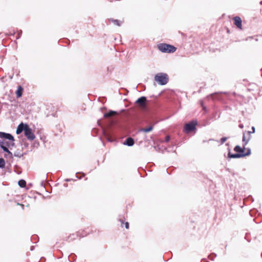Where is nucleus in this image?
<instances>
[{"label":"nucleus","instance_id":"nucleus-1","mask_svg":"<svg viewBox=\"0 0 262 262\" xmlns=\"http://www.w3.org/2000/svg\"><path fill=\"white\" fill-rule=\"evenodd\" d=\"M158 48L163 53H173L176 50V48L174 46L166 43L159 44Z\"/></svg>","mask_w":262,"mask_h":262},{"label":"nucleus","instance_id":"nucleus-2","mask_svg":"<svg viewBox=\"0 0 262 262\" xmlns=\"http://www.w3.org/2000/svg\"><path fill=\"white\" fill-rule=\"evenodd\" d=\"M0 138H3L5 140H8V141L6 143L9 148L11 149V147H13L14 145V139L11 135L3 132H0Z\"/></svg>","mask_w":262,"mask_h":262},{"label":"nucleus","instance_id":"nucleus-3","mask_svg":"<svg viewBox=\"0 0 262 262\" xmlns=\"http://www.w3.org/2000/svg\"><path fill=\"white\" fill-rule=\"evenodd\" d=\"M155 80L161 85L166 84L168 81V75L165 73H158L156 75Z\"/></svg>","mask_w":262,"mask_h":262},{"label":"nucleus","instance_id":"nucleus-4","mask_svg":"<svg viewBox=\"0 0 262 262\" xmlns=\"http://www.w3.org/2000/svg\"><path fill=\"white\" fill-rule=\"evenodd\" d=\"M24 133L25 136L28 139L33 140L35 139V136L32 131V129L30 128L27 124H26V128Z\"/></svg>","mask_w":262,"mask_h":262},{"label":"nucleus","instance_id":"nucleus-5","mask_svg":"<svg viewBox=\"0 0 262 262\" xmlns=\"http://www.w3.org/2000/svg\"><path fill=\"white\" fill-rule=\"evenodd\" d=\"M196 122L194 121L185 124L184 131L186 133H190L195 129Z\"/></svg>","mask_w":262,"mask_h":262},{"label":"nucleus","instance_id":"nucleus-6","mask_svg":"<svg viewBox=\"0 0 262 262\" xmlns=\"http://www.w3.org/2000/svg\"><path fill=\"white\" fill-rule=\"evenodd\" d=\"M233 20L234 21V25L236 26L238 29L242 30V20L241 18L239 16H235L233 18Z\"/></svg>","mask_w":262,"mask_h":262},{"label":"nucleus","instance_id":"nucleus-7","mask_svg":"<svg viewBox=\"0 0 262 262\" xmlns=\"http://www.w3.org/2000/svg\"><path fill=\"white\" fill-rule=\"evenodd\" d=\"M251 154V150L250 148L247 149L246 152H244V154H230V158H240L244 157L245 156H249Z\"/></svg>","mask_w":262,"mask_h":262},{"label":"nucleus","instance_id":"nucleus-8","mask_svg":"<svg viewBox=\"0 0 262 262\" xmlns=\"http://www.w3.org/2000/svg\"><path fill=\"white\" fill-rule=\"evenodd\" d=\"M146 100V98L145 97H141L136 101V103H138L141 107H144L145 106Z\"/></svg>","mask_w":262,"mask_h":262},{"label":"nucleus","instance_id":"nucleus-9","mask_svg":"<svg viewBox=\"0 0 262 262\" xmlns=\"http://www.w3.org/2000/svg\"><path fill=\"white\" fill-rule=\"evenodd\" d=\"M26 124H23V123H20L17 127V130H16V134H20L23 131H25L26 128Z\"/></svg>","mask_w":262,"mask_h":262},{"label":"nucleus","instance_id":"nucleus-10","mask_svg":"<svg viewBox=\"0 0 262 262\" xmlns=\"http://www.w3.org/2000/svg\"><path fill=\"white\" fill-rule=\"evenodd\" d=\"M207 99H212L213 100L217 99L220 100L221 99V94L219 93H215L211 94L207 97Z\"/></svg>","mask_w":262,"mask_h":262},{"label":"nucleus","instance_id":"nucleus-11","mask_svg":"<svg viewBox=\"0 0 262 262\" xmlns=\"http://www.w3.org/2000/svg\"><path fill=\"white\" fill-rule=\"evenodd\" d=\"M134 144V140L133 138L129 137L127 138L124 143V144L128 145L129 146H133Z\"/></svg>","mask_w":262,"mask_h":262},{"label":"nucleus","instance_id":"nucleus-12","mask_svg":"<svg viewBox=\"0 0 262 262\" xmlns=\"http://www.w3.org/2000/svg\"><path fill=\"white\" fill-rule=\"evenodd\" d=\"M234 150L236 153L235 154H244V149L238 145L236 146Z\"/></svg>","mask_w":262,"mask_h":262},{"label":"nucleus","instance_id":"nucleus-13","mask_svg":"<svg viewBox=\"0 0 262 262\" xmlns=\"http://www.w3.org/2000/svg\"><path fill=\"white\" fill-rule=\"evenodd\" d=\"M23 88L21 86H19L16 92V95L17 98H19L22 96Z\"/></svg>","mask_w":262,"mask_h":262},{"label":"nucleus","instance_id":"nucleus-14","mask_svg":"<svg viewBox=\"0 0 262 262\" xmlns=\"http://www.w3.org/2000/svg\"><path fill=\"white\" fill-rule=\"evenodd\" d=\"M117 114V113L114 111H110L108 113L104 114V118L111 117Z\"/></svg>","mask_w":262,"mask_h":262},{"label":"nucleus","instance_id":"nucleus-15","mask_svg":"<svg viewBox=\"0 0 262 262\" xmlns=\"http://www.w3.org/2000/svg\"><path fill=\"white\" fill-rule=\"evenodd\" d=\"M251 132H248V138H247L245 135L244 134L243 135V141L244 142H245L244 144V147L245 146V145L248 143V142H249V139H250V137H249V135L251 133Z\"/></svg>","mask_w":262,"mask_h":262},{"label":"nucleus","instance_id":"nucleus-16","mask_svg":"<svg viewBox=\"0 0 262 262\" xmlns=\"http://www.w3.org/2000/svg\"><path fill=\"white\" fill-rule=\"evenodd\" d=\"M110 21H111L115 25H117L118 26H120L121 25V24H122V21H120V20H118V19H110Z\"/></svg>","mask_w":262,"mask_h":262},{"label":"nucleus","instance_id":"nucleus-17","mask_svg":"<svg viewBox=\"0 0 262 262\" xmlns=\"http://www.w3.org/2000/svg\"><path fill=\"white\" fill-rule=\"evenodd\" d=\"M152 126H150L147 128H141L139 131L140 132H145V133H147V132H149L150 131H151L152 130Z\"/></svg>","mask_w":262,"mask_h":262},{"label":"nucleus","instance_id":"nucleus-18","mask_svg":"<svg viewBox=\"0 0 262 262\" xmlns=\"http://www.w3.org/2000/svg\"><path fill=\"white\" fill-rule=\"evenodd\" d=\"M18 185L21 187H25L26 185V182L24 180H20L18 181Z\"/></svg>","mask_w":262,"mask_h":262},{"label":"nucleus","instance_id":"nucleus-19","mask_svg":"<svg viewBox=\"0 0 262 262\" xmlns=\"http://www.w3.org/2000/svg\"><path fill=\"white\" fill-rule=\"evenodd\" d=\"M5 160L1 158L0 159V168L4 167L5 166Z\"/></svg>","mask_w":262,"mask_h":262},{"label":"nucleus","instance_id":"nucleus-20","mask_svg":"<svg viewBox=\"0 0 262 262\" xmlns=\"http://www.w3.org/2000/svg\"><path fill=\"white\" fill-rule=\"evenodd\" d=\"M1 147L5 151L8 152L9 154L12 155V154L9 151L8 148L5 146L4 145H1Z\"/></svg>","mask_w":262,"mask_h":262},{"label":"nucleus","instance_id":"nucleus-21","mask_svg":"<svg viewBox=\"0 0 262 262\" xmlns=\"http://www.w3.org/2000/svg\"><path fill=\"white\" fill-rule=\"evenodd\" d=\"M227 140V138H226V137L222 138L221 139V144H223Z\"/></svg>","mask_w":262,"mask_h":262},{"label":"nucleus","instance_id":"nucleus-22","mask_svg":"<svg viewBox=\"0 0 262 262\" xmlns=\"http://www.w3.org/2000/svg\"><path fill=\"white\" fill-rule=\"evenodd\" d=\"M165 140L166 142H168L170 140V137L169 136H166Z\"/></svg>","mask_w":262,"mask_h":262},{"label":"nucleus","instance_id":"nucleus-23","mask_svg":"<svg viewBox=\"0 0 262 262\" xmlns=\"http://www.w3.org/2000/svg\"><path fill=\"white\" fill-rule=\"evenodd\" d=\"M125 225V228L126 229H128V227H129V224H128V222H126Z\"/></svg>","mask_w":262,"mask_h":262},{"label":"nucleus","instance_id":"nucleus-24","mask_svg":"<svg viewBox=\"0 0 262 262\" xmlns=\"http://www.w3.org/2000/svg\"><path fill=\"white\" fill-rule=\"evenodd\" d=\"M227 149H228V153H227V158H229V148L228 147L227 148Z\"/></svg>","mask_w":262,"mask_h":262},{"label":"nucleus","instance_id":"nucleus-25","mask_svg":"<svg viewBox=\"0 0 262 262\" xmlns=\"http://www.w3.org/2000/svg\"><path fill=\"white\" fill-rule=\"evenodd\" d=\"M106 138H107V140L110 141V142H112L113 140H111L110 138V137H108L107 135H105Z\"/></svg>","mask_w":262,"mask_h":262},{"label":"nucleus","instance_id":"nucleus-26","mask_svg":"<svg viewBox=\"0 0 262 262\" xmlns=\"http://www.w3.org/2000/svg\"><path fill=\"white\" fill-rule=\"evenodd\" d=\"M22 33V31H20V32L18 33V37H17V38H18L20 35V34Z\"/></svg>","mask_w":262,"mask_h":262},{"label":"nucleus","instance_id":"nucleus-27","mask_svg":"<svg viewBox=\"0 0 262 262\" xmlns=\"http://www.w3.org/2000/svg\"><path fill=\"white\" fill-rule=\"evenodd\" d=\"M252 133H254L255 132V128H254V127H252Z\"/></svg>","mask_w":262,"mask_h":262},{"label":"nucleus","instance_id":"nucleus-28","mask_svg":"<svg viewBox=\"0 0 262 262\" xmlns=\"http://www.w3.org/2000/svg\"><path fill=\"white\" fill-rule=\"evenodd\" d=\"M239 127L243 128V124H239Z\"/></svg>","mask_w":262,"mask_h":262},{"label":"nucleus","instance_id":"nucleus-29","mask_svg":"<svg viewBox=\"0 0 262 262\" xmlns=\"http://www.w3.org/2000/svg\"><path fill=\"white\" fill-rule=\"evenodd\" d=\"M260 4H262V1H261V2H260Z\"/></svg>","mask_w":262,"mask_h":262}]
</instances>
